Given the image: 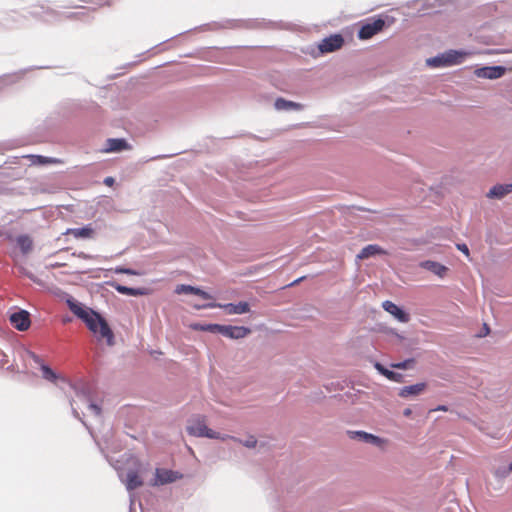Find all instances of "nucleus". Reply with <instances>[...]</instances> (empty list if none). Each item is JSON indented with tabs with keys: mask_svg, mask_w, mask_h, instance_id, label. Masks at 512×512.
Segmentation results:
<instances>
[{
	"mask_svg": "<svg viewBox=\"0 0 512 512\" xmlns=\"http://www.w3.org/2000/svg\"><path fill=\"white\" fill-rule=\"evenodd\" d=\"M231 440L235 441V442H239L241 444H243L245 447H248V448H254L257 444V440L254 436H250L247 440L245 441H241L240 439H237L235 437L233 438H230Z\"/></svg>",
	"mask_w": 512,
	"mask_h": 512,
	"instance_id": "27",
	"label": "nucleus"
},
{
	"mask_svg": "<svg viewBox=\"0 0 512 512\" xmlns=\"http://www.w3.org/2000/svg\"><path fill=\"white\" fill-rule=\"evenodd\" d=\"M275 108L277 110H291V109L300 110V109H302V105L299 103L285 100L283 98H278L275 101Z\"/></svg>",
	"mask_w": 512,
	"mask_h": 512,
	"instance_id": "22",
	"label": "nucleus"
},
{
	"mask_svg": "<svg viewBox=\"0 0 512 512\" xmlns=\"http://www.w3.org/2000/svg\"><path fill=\"white\" fill-rule=\"evenodd\" d=\"M426 388L425 383H417L410 386L402 387L399 391V396L402 398H407L410 396H416L421 394Z\"/></svg>",
	"mask_w": 512,
	"mask_h": 512,
	"instance_id": "17",
	"label": "nucleus"
},
{
	"mask_svg": "<svg viewBox=\"0 0 512 512\" xmlns=\"http://www.w3.org/2000/svg\"><path fill=\"white\" fill-rule=\"evenodd\" d=\"M457 248L463 252L466 256H469V249L466 244H458Z\"/></svg>",
	"mask_w": 512,
	"mask_h": 512,
	"instance_id": "31",
	"label": "nucleus"
},
{
	"mask_svg": "<svg viewBox=\"0 0 512 512\" xmlns=\"http://www.w3.org/2000/svg\"><path fill=\"white\" fill-rule=\"evenodd\" d=\"M111 286L119 293L129 296L145 295L146 291L142 288H131L120 284H111Z\"/></svg>",
	"mask_w": 512,
	"mask_h": 512,
	"instance_id": "21",
	"label": "nucleus"
},
{
	"mask_svg": "<svg viewBox=\"0 0 512 512\" xmlns=\"http://www.w3.org/2000/svg\"><path fill=\"white\" fill-rule=\"evenodd\" d=\"M304 279H305V276L300 277V278L296 279L295 281H293L290 285H291V286L297 285V284H299L301 281H303Z\"/></svg>",
	"mask_w": 512,
	"mask_h": 512,
	"instance_id": "34",
	"label": "nucleus"
},
{
	"mask_svg": "<svg viewBox=\"0 0 512 512\" xmlns=\"http://www.w3.org/2000/svg\"><path fill=\"white\" fill-rule=\"evenodd\" d=\"M420 266L441 278L444 277L448 271L446 266L430 260L422 262Z\"/></svg>",
	"mask_w": 512,
	"mask_h": 512,
	"instance_id": "14",
	"label": "nucleus"
},
{
	"mask_svg": "<svg viewBox=\"0 0 512 512\" xmlns=\"http://www.w3.org/2000/svg\"><path fill=\"white\" fill-rule=\"evenodd\" d=\"M509 472H512V462L509 464V467H508V470H507V473Z\"/></svg>",
	"mask_w": 512,
	"mask_h": 512,
	"instance_id": "38",
	"label": "nucleus"
},
{
	"mask_svg": "<svg viewBox=\"0 0 512 512\" xmlns=\"http://www.w3.org/2000/svg\"><path fill=\"white\" fill-rule=\"evenodd\" d=\"M114 182V179L112 177H107L105 180H104V183L106 185H111L112 183Z\"/></svg>",
	"mask_w": 512,
	"mask_h": 512,
	"instance_id": "35",
	"label": "nucleus"
},
{
	"mask_svg": "<svg viewBox=\"0 0 512 512\" xmlns=\"http://www.w3.org/2000/svg\"><path fill=\"white\" fill-rule=\"evenodd\" d=\"M176 293L177 294H181V293L195 294V295H198V296H200L201 298H203L205 300L212 299V296L209 293L201 290L200 288L193 287V286H190V285H183L182 284V285L177 286Z\"/></svg>",
	"mask_w": 512,
	"mask_h": 512,
	"instance_id": "16",
	"label": "nucleus"
},
{
	"mask_svg": "<svg viewBox=\"0 0 512 512\" xmlns=\"http://www.w3.org/2000/svg\"><path fill=\"white\" fill-rule=\"evenodd\" d=\"M69 309L81 320L85 322L88 329L93 333H98L101 338L106 339L109 345L113 344L114 335L107 321L94 310L84 307L82 304L68 300Z\"/></svg>",
	"mask_w": 512,
	"mask_h": 512,
	"instance_id": "1",
	"label": "nucleus"
},
{
	"mask_svg": "<svg viewBox=\"0 0 512 512\" xmlns=\"http://www.w3.org/2000/svg\"><path fill=\"white\" fill-rule=\"evenodd\" d=\"M215 305H211L214 307ZM225 310V312L229 315L233 314H244L250 311V306L247 302H239L238 304L228 303L224 305H217Z\"/></svg>",
	"mask_w": 512,
	"mask_h": 512,
	"instance_id": "11",
	"label": "nucleus"
},
{
	"mask_svg": "<svg viewBox=\"0 0 512 512\" xmlns=\"http://www.w3.org/2000/svg\"><path fill=\"white\" fill-rule=\"evenodd\" d=\"M195 328L202 331L217 332L231 339H241L251 333V330L244 326L209 324L199 327L196 326Z\"/></svg>",
	"mask_w": 512,
	"mask_h": 512,
	"instance_id": "3",
	"label": "nucleus"
},
{
	"mask_svg": "<svg viewBox=\"0 0 512 512\" xmlns=\"http://www.w3.org/2000/svg\"><path fill=\"white\" fill-rule=\"evenodd\" d=\"M466 53L458 52V51H449L442 56H437L434 58H430L427 60V64L432 67H440L458 64L461 62Z\"/></svg>",
	"mask_w": 512,
	"mask_h": 512,
	"instance_id": "4",
	"label": "nucleus"
},
{
	"mask_svg": "<svg viewBox=\"0 0 512 512\" xmlns=\"http://www.w3.org/2000/svg\"><path fill=\"white\" fill-rule=\"evenodd\" d=\"M143 485V481L136 471H129L126 475V487L128 490H135Z\"/></svg>",
	"mask_w": 512,
	"mask_h": 512,
	"instance_id": "20",
	"label": "nucleus"
},
{
	"mask_svg": "<svg viewBox=\"0 0 512 512\" xmlns=\"http://www.w3.org/2000/svg\"><path fill=\"white\" fill-rule=\"evenodd\" d=\"M384 26H385V21L383 19H381V18L375 19L374 21H372L370 23L364 24L360 28V30L358 32V37H359V39H362V40L370 39L374 35L379 33L380 31H382Z\"/></svg>",
	"mask_w": 512,
	"mask_h": 512,
	"instance_id": "5",
	"label": "nucleus"
},
{
	"mask_svg": "<svg viewBox=\"0 0 512 512\" xmlns=\"http://www.w3.org/2000/svg\"><path fill=\"white\" fill-rule=\"evenodd\" d=\"M383 375H384L387 379H389V380H391V381H395V382H401V381H402V378H403V376H402L401 374L396 373V372H393V371L388 370V369H387V370H385V371H383Z\"/></svg>",
	"mask_w": 512,
	"mask_h": 512,
	"instance_id": "26",
	"label": "nucleus"
},
{
	"mask_svg": "<svg viewBox=\"0 0 512 512\" xmlns=\"http://www.w3.org/2000/svg\"><path fill=\"white\" fill-rule=\"evenodd\" d=\"M187 432L191 436L220 439L222 441H226L227 438H233V436L221 435L220 433L208 428L204 416H197L191 419L189 421V425L187 426Z\"/></svg>",
	"mask_w": 512,
	"mask_h": 512,
	"instance_id": "2",
	"label": "nucleus"
},
{
	"mask_svg": "<svg viewBox=\"0 0 512 512\" xmlns=\"http://www.w3.org/2000/svg\"><path fill=\"white\" fill-rule=\"evenodd\" d=\"M128 149H131V146L127 143L125 139L111 138L108 139L106 142V152H119Z\"/></svg>",
	"mask_w": 512,
	"mask_h": 512,
	"instance_id": "12",
	"label": "nucleus"
},
{
	"mask_svg": "<svg viewBox=\"0 0 512 512\" xmlns=\"http://www.w3.org/2000/svg\"><path fill=\"white\" fill-rule=\"evenodd\" d=\"M512 192V184L495 185L490 189L487 196L490 198H502Z\"/></svg>",
	"mask_w": 512,
	"mask_h": 512,
	"instance_id": "19",
	"label": "nucleus"
},
{
	"mask_svg": "<svg viewBox=\"0 0 512 512\" xmlns=\"http://www.w3.org/2000/svg\"><path fill=\"white\" fill-rule=\"evenodd\" d=\"M344 44V39L340 34H334L324 38L318 45L321 53H330L339 50Z\"/></svg>",
	"mask_w": 512,
	"mask_h": 512,
	"instance_id": "7",
	"label": "nucleus"
},
{
	"mask_svg": "<svg viewBox=\"0 0 512 512\" xmlns=\"http://www.w3.org/2000/svg\"><path fill=\"white\" fill-rule=\"evenodd\" d=\"M28 353H29V355L32 357V359H33L36 363H38V364H40V365L42 364V363H41V359H40V357H39L38 355H36V354H35V353H33V352H28Z\"/></svg>",
	"mask_w": 512,
	"mask_h": 512,
	"instance_id": "32",
	"label": "nucleus"
},
{
	"mask_svg": "<svg viewBox=\"0 0 512 512\" xmlns=\"http://www.w3.org/2000/svg\"><path fill=\"white\" fill-rule=\"evenodd\" d=\"M409 362H412V360L393 364L392 367L398 368V369H406L408 367Z\"/></svg>",
	"mask_w": 512,
	"mask_h": 512,
	"instance_id": "30",
	"label": "nucleus"
},
{
	"mask_svg": "<svg viewBox=\"0 0 512 512\" xmlns=\"http://www.w3.org/2000/svg\"><path fill=\"white\" fill-rule=\"evenodd\" d=\"M410 414H411V410L409 408L404 410L405 416H409Z\"/></svg>",
	"mask_w": 512,
	"mask_h": 512,
	"instance_id": "37",
	"label": "nucleus"
},
{
	"mask_svg": "<svg viewBox=\"0 0 512 512\" xmlns=\"http://www.w3.org/2000/svg\"><path fill=\"white\" fill-rule=\"evenodd\" d=\"M88 409L92 413H94L96 416H99L101 414V408L98 405L94 404V403H90L88 405Z\"/></svg>",
	"mask_w": 512,
	"mask_h": 512,
	"instance_id": "29",
	"label": "nucleus"
},
{
	"mask_svg": "<svg viewBox=\"0 0 512 512\" xmlns=\"http://www.w3.org/2000/svg\"><path fill=\"white\" fill-rule=\"evenodd\" d=\"M387 252L377 244H370L365 246L357 255L358 259H368L375 255H385Z\"/></svg>",
	"mask_w": 512,
	"mask_h": 512,
	"instance_id": "13",
	"label": "nucleus"
},
{
	"mask_svg": "<svg viewBox=\"0 0 512 512\" xmlns=\"http://www.w3.org/2000/svg\"><path fill=\"white\" fill-rule=\"evenodd\" d=\"M9 321L11 325L19 331H26L31 325L30 314L26 310H19L11 313Z\"/></svg>",
	"mask_w": 512,
	"mask_h": 512,
	"instance_id": "6",
	"label": "nucleus"
},
{
	"mask_svg": "<svg viewBox=\"0 0 512 512\" xmlns=\"http://www.w3.org/2000/svg\"><path fill=\"white\" fill-rule=\"evenodd\" d=\"M30 158L33 160V164H58V163H61L60 160L58 159H54V158H47V157H44V156H40V155H32L30 156Z\"/></svg>",
	"mask_w": 512,
	"mask_h": 512,
	"instance_id": "24",
	"label": "nucleus"
},
{
	"mask_svg": "<svg viewBox=\"0 0 512 512\" xmlns=\"http://www.w3.org/2000/svg\"><path fill=\"white\" fill-rule=\"evenodd\" d=\"M351 437H358L362 441L369 442L375 445H378L381 442V439L379 437L363 431L351 432Z\"/></svg>",
	"mask_w": 512,
	"mask_h": 512,
	"instance_id": "23",
	"label": "nucleus"
},
{
	"mask_svg": "<svg viewBox=\"0 0 512 512\" xmlns=\"http://www.w3.org/2000/svg\"><path fill=\"white\" fill-rule=\"evenodd\" d=\"M376 369L383 375V371L387 370L383 365L380 363L375 364Z\"/></svg>",
	"mask_w": 512,
	"mask_h": 512,
	"instance_id": "33",
	"label": "nucleus"
},
{
	"mask_svg": "<svg viewBox=\"0 0 512 512\" xmlns=\"http://www.w3.org/2000/svg\"><path fill=\"white\" fill-rule=\"evenodd\" d=\"M15 241L23 255H27L32 252L34 243L33 239L29 235H19L16 237Z\"/></svg>",
	"mask_w": 512,
	"mask_h": 512,
	"instance_id": "15",
	"label": "nucleus"
},
{
	"mask_svg": "<svg viewBox=\"0 0 512 512\" xmlns=\"http://www.w3.org/2000/svg\"><path fill=\"white\" fill-rule=\"evenodd\" d=\"M436 410L447 411V407L446 406H439Z\"/></svg>",
	"mask_w": 512,
	"mask_h": 512,
	"instance_id": "36",
	"label": "nucleus"
},
{
	"mask_svg": "<svg viewBox=\"0 0 512 512\" xmlns=\"http://www.w3.org/2000/svg\"><path fill=\"white\" fill-rule=\"evenodd\" d=\"M42 376L50 382H56L58 379L57 374L47 365L41 364Z\"/></svg>",
	"mask_w": 512,
	"mask_h": 512,
	"instance_id": "25",
	"label": "nucleus"
},
{
	"mask_svg": "<svg viewBox=\"0 0 512 512\" xmlns=\"http://www.w3.org/2000/svg\"><path fill=\"white\" fill-rule=\"evenodd\" d=\"M383 309L395 317L399 322L407 323L410 319L409 314L403 311L399 306L391 301H384L382 304Z\"/></svg>",
	"mask_w": 512,
	"mask_h": 512,
	"instance_id": "9",
	"label": "nucleus"
},
{
	"mask_svg": "<svg viewBox=\"0 0 512 512\" xmlns=\"http://www.w3.org/2000/svg\"><path fill=\"white\" fill-rule=\"evenodd\" d=\"M182 476L175 471L169 470V469H162L157 468L155 470V479L152 485L159 486L164 485L168 483H172L178 479H180Z\"/></svg>",
	"mask_w": 512,
	"mask_h": 512,
	"instance_id": "8",
	"label": "nucleus"
},
{
	"mask_svg": "<svg viewBox=\"0 0 512 512\" xmlns=\"http://www.w3.org/2000/svg\"><path fill=\"white\" fill-rule=\"evenodd\" d=\"M504 73L505 68L501 66L483 67L475 71L477 77L486 79H497L503 76Z\"/></svg>",
	"mask_w": 512,
	"mask_h": 512,
	"instance_id": "10",
	"label": "nucleus"
},
{
	"mask_svg": "<svg viewBox=\"0 0 512 512\" xmlns=\"http://www.w3.org/2000/svg\"><path fill=\"white\" fill-rule=\"evenodd\" d=\"M115 271L117 273L128 274V275H137L138 274L136 271L129 269V268H116Z\"/></svg>",
	"mask_w": 512,
	"mask_h": 512,
	"instance_id": "28",
	"label": "nucleus"
},
{
	"mask_svg": "<svg viewBox=\"0 0 512 512\" xmlns=\"http://www.w3.org/2000/svg\"><path fill=\"white\" fill-rule=\"evenodd\" d=\"M66 235H72L75 238L89 239L94 236V229L90 226L82 228H69L65 232Z\"/></svg>",
	"mask_w": 512,
	"mask_h": 512,
	"instance_id": "18",
	"label": "nucleus"
}]
</instances>
